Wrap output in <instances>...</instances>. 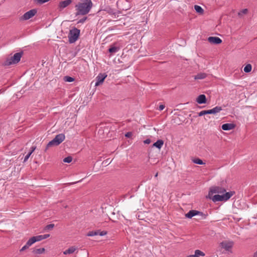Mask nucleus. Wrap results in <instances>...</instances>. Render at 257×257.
Returning a JSON list of instances; mask_svg holds the SVG:
<instances>
[{
    "label": "nucleus",
    "instance_id": "f257e3e1",
    "mask_svg": "<svg viewBox=\"0 0 257 257\" xmlns=\"http://www.w3.org/2000/svg\"><path fill=\"white\" fill-rule=\"evenodd\" d=\"M93 6L91 0H83L75 6L76 15H85L91 10Z\"/></svg>",
    "mask_w": 257,
    "mask_h": 257
},
{
    "label": "nucleus",
    "instance_id": "f03ea898",
    "mask_svg": "<svg viewBox=\"0 0 257 257\" xmlns=\"http://www.w3.org/2000/svg\"><path fill=\"white\" fill-rule=\"evenodd\" d=\"M80 33V30L76 28H73L70 30L68 36L69 43L72 44L75 42L79 38Z\"/></svg>",
    "mask_w": 257,
    "mask_h": 257
},
{
    "label": "nucleus",
    "instance_id": "7ed1b4c3",
    "mask_svg": "<svg viewBox=\"0 0 257 257\" xmlns=\"http://www.w3.org/2000/svg\"><path fill=\"white\" fill-rule=\"evenodd\" d=\"M65 139V136L63 134H59L55 136V137L47 145V148H49L52 146H58Z\"/></svg>",
    "mask_w": 257,
    "mask_h": 257
},
{
    "label": "nucleus",
    "instance_id": "20e7f679",
    "mask_svg": "<svg viewBox=\"0 0 257 257\" xmlns=\"http://www.w3.org/2000/svg\"><path fill=\"white\" fill-rule=\"evenodd\" d=\"M23 52L15 53L10 59L7 60L6 65H10L19 62L23 55Z\"/></svg>",
    "mask_w": 257,
    "mask_h": 257
},
{
    "label": "nucleus",
    "instance_id": "39448f33",
    "mask_svg": "<svg viewBox=\"0 0 257 257\" xmlns=\"http://www.w3.org/2000/svg\"><path fill=\"white\" fill-rule=\"evenodd\" d=\"M37 13L36 9H32L25 13L20 18L21 21H26L34 17Z\"/></svg>",
    "mask_w": 257,
    "mask_h": 257
},
{
    "label": "nucleus",
    "instance_id": "423d86ee",
    "mask_svg": "<svg viewBox=\"0 0 257 257\" xmlns=\"http://www.w3.org/2000/svg\"><path fill=\"white\" fill-rule=\"evenodd\" d=\"M107 77L106 73H99L96 77L95 86H98L102 83L105 78Z\"/></svg>",
    "mask_w": 257,
    "mask_h": 257
},
{
    "label": "nucleus",
    "instance_id": "0eeeda50",
    "mask_svg": "<svg viewBox=\"0 0 257 257\" xmlns=\"http://www.w3.org/2000/svg\"><path fill=\"white\" fill-rule=\"evenodd\" d=\"M208 41L209 43L214 44H219L222 42L221 39L217 37H209L208 38Z\"/></svg>",
    "mask_w": 257,
    "mask_h": 257
},
{
    "label": "nucleus",
    "instance_id": "6e6552de",
    "mask_svg": "<svg viewBox=\"0 0 257 257\" xmlns=\"http://www.w3.org/2000/svg\"><path fill=\"white\" fill-rule=\"evenodd\" d=\"M72 3L71 0H65L60 2L59 4V9L60 11L68 7Z\"/></svg>",
    "mask_w": 257,
    "mask_h": 257
},
{
    "label": "nucleus",
    "instance_id": "1a4fd4ad",
    "mask_svg": "<svg viewBox=\"0 0 257 257\" xmlns=\"http://www.w3.org/2000/svg\"><path fill=\"white\" fill-rule=\"evenodd\" d=\"M235 125L232 123H227L222 125L221 128L224 131H229L233 129Z\"/></svg>",
    "mask_w": 257,
    "mask_h": 257
},
{
    "label": "nucleus",
    "instance_id": "9d476101",
    "mask_svg": "<svg viewBox=\"0 0 257 257\" xmlns=\"http://www.w3.org/2000/svg\"><path fill=\"white\" fill-rule=\"evenodd\" d=\"M222 110V108L221 106H216L213 108L212 109L206 110L207 114H216L217 113L219 112L221 110Z\"/></svg>",
    "mask_w": 257,
    "mask_h": 257
},
{
    "label": "nucleus",
    "instance_id": "9b49d317",
    "mask_svg": "<svg viewBox=\"0 0 257 257\" xmlns=\"http://www.w3.org/2000/svg\"><path fill=\"white\" fill-rule=\"evenodd\" d=\"M220 244L221 247L224 248L226 250H229L232 247L233 243L231 241H223L220 243Z\"/></svg>",
    "mask_w": 257,
    "mask_h": 257
},
{
    "label": "nucleus",
    "instance_id": "f8f14e48",
    "mask_svg": "<svg viewBox=\"0 0 257 257\" xmlns=\"http://www.w3.org/2000/svg\"><path fill=\"white\" fill-rule=\"evenodd\" d=\"M196 101L199 104H204L206 102V96L204 94H201L198 96Z\"/></svg>",
    "mask_w": 257,
    "mask_h": 257
},
{
    "label": "nucleus",
    "instance_id": "ddd939ff",
    "mask_svg": "<svg viewBox=\"0 0 257 257\" xmlns=\"http://www.w3.org/2000/svg\"><path fill=\"white\" fill-rule=\"evenodd\" d=\"M200 213L199 211L195 210H190L186 215V217L188 218H191L193 216L197 215L198 214Z\"/></svg>",
    "mask_w": 257,
    "mask_h": 257
},
{
    "label": "nucleus",
    "instance_id": "4468645a",
    "mask_svg": "<svg viewBox=\"0 0 257 257\" xmlns=\"http://www.w3.org/2000/svg\"><path fill=\"white\" fill-rule=\"evenodd\" d=\"M77 247L75 246H72L70 247L68 249L65 250L63 251V254L67 255L69 254H72L75 252V251L77 249Z\"/></svg>",
    "mask_w": 257,
    "mask_h": 257
},
{
    "label": "nucleus",
    "instance_id": "2eb2a0df",
    "mask_svg": "<svg viewBox=\"0 0 257 257\" xmlns=\"http://www.w3.org/2000/svg\"><path fill=\"white\" fill-rule=\"evenodd\" d=\"M200 256H205V253L198 249H197L195 251L194 254L188 255L187 257H199Z\"/></svg>",
    "mask_w": 257,
    "mask_h": 257
},
{
    "label": "nucleus",
    "instance_id": "dca6fc26",
    "mask_svg": "<svg viewBox=\"0 0 257 257\" xmlns=\"http://www.w3.org/2000/svg\"><path fill=\"white\" fill-rule=\"evenodd\" d=\"M234 193L235 192L234 191H229L228 192H226L224 194H223L224 201H226L228 200L229 199H230Z\"/></svg>",
    "mask_w": 257,
    "mask_h": 257
},
{
    "label": "nucleus",
    "instance_id": "f3484780",
    "mask_svg": "<svg viewBox=\"0 0 257 257\" xmlns=\"http://www.w3.org/2000/svg\"><path fill=\"white\" fill-rule=\"evenodd\" d=\"M212 200L214 202H218V201H224L223 195H215L212 198Z\"/></svg>",
    "mask_w": 257,
    "mask_h": 257
},
{
    "label": "nucleus",
    "instance_id": "a211bd4d",
    "mask_svg": "<svg viewBox=\"0 0 257 257\" xmlns=\"http://www.w3.org/2000/svg\"><path fill=\"white\" fill-rule=\"evenodd\" d=\"M164 144V141L162 140H158L156 142L153 144V147H156L159 149H161Z\"/></svg>",
    "mask_w": 257,
    "mask_h": 257
},
{
    "label": "nucleus",
    "instance_id": "6ab92c4d",
    "mask_svg": "<svg viewBox=\"0 0 257 257\" xmlns=\"http://www.w3.org/2000/svg\"><path fill=\"white\" fill-rule=\"evenodd\" d=\"M120 50L119 47L114 46H111L108 49V52L111 54H114Z\"/></svg>",
    "mask_w": 257,
    "mask_h": 257
},
{
    "label": "nucleus",
    "instance_id": "aec40b11",
    "mask_svg": "<svg viewBox=\"0 0 257 257\" xmlns=\"http://www.w3.org/2000/svg\"><path fill=\"white\" fill-rule=\"evenodd\" d=\"M221 189H222L218 187H215L214 188L210 190V191L209 193V194H210V193H221V192H224L225 191V190L224 189H223L222 191H219V190H221Z\"/></svg>",
    "mask_w": 257,
    "mask_h": 257
},
{
    "label": "nucleus",
    "instance_id": "412c9836",
    "mask_svg": "<svg viewBox=\"0 0 257 257\" xmlns=\"http://www.w3.org/2000/svg\"><path fill=\"white\" fill-rule=\"evenodd\" d=\"M44 248H34L33 250V252L35 254H42L45 252Z\"/></svg>",
    "mask_w": 257,
    "mask_h": 257
},
{
    "label": "nucleus",
    "instance_id": "4be33fe9",
    "mask_svg": "<svg viewBox=\"0 0 257 257\" xmlns=\"http://www.w3.org/2000/svg\"><path fill=\"white\" fill-rule=\"evenodd\" d=\"M207 76V75L206 73H198L197 75H196L195 76V79H204Z\"/></svg>",
    "mask_w": 257,
    "mask_h": 257
},
{
    "label": "nucleus",
    "instance_id": "5701e85b",
    "mask_svg": "<svg viewBox=\"0 0 257 257\" xmlns=\"http://www.w3.org/2000/svg\"><path fill=\"white\" fill-rule=\"evenodd\" d=\"M194 9L197 13L199 14H202L204 12V10L202 7L198 5H195Z\"/></svg>",
    "mask_w": 257,
    "mask_h": 257
},
{
    "label": "nucleus",
    "instance_id": "b1692460",
    "mask_svg": "<svg viewBox=\"0 0 257 257\" xmlns=\"http://www.w3.org/2000/svg\"><path fill=\"white\" fill-rule=\"evenodd\" d=\"M194 164H198V165H204L205 163L203 162V161L199 158H195L192 160Z\"/></svg>",
    "mask_w": 257,
    "mask_h": 257
},
{
    "label": "nucleus",
    "instance_id": "393cba45",
    "mask_svg": "<svg viewBox=\"0 0 257 257\" xmlns=\"http://www.w3.org/2000/svg\"><path fill=\"white\" fill-rule=\"evenodd\" d=\"M251 65L250 64H248L244 67L243 70L245 73H248L251 71Z\"/></svg>",
    "mask_w": 257,
    "mask_h": 257
},
{
    "label": "nucleus",
    "instance_id": "a878e982",
    "mask_svg": "<svg viewBox=\"0 0 257 257\" xmlns=\"http://www.w3.org/2000/svg\"><path fill=\"white\" fill-rule=\"evenodd\" d=\"M35 242V240L33 239V237L30 238L27 242H26V244L28 246L30 247L31 245H32L33 243Z\"/></svg>",
    "mask_w": 257,
    "mask_h": 257
},
{
    "label": "nucleus",
    "instance_id": "bb28decb",
    "mask_svg": "<svg viewBox=\"0 0 257 257\" xmlns=\"http://www.w3.org/2000/svg\"><path fill=\"white\" fill-rule=\"evenodd\" d=\"M64 79L65 81L68 82H72L74 81V78L68 76H65Z\"/></svg>",
    "mask_w": 257,
    "mask_h": 257
},
{
    "label": "nucleus",
    "instance_id": "cd10ccee",
    "mask_svg": "<svg viewBox=\"0 0 257 257\" xmlns=\"http://www.w3.org/2000/svg\"><path fill=\"white\" fill-rule=\"evenodd\" d=\"M72 161V158L71 156H68L66 158H65L63 159V162L65 163H70Z\"/></svg>",
    "mask_w": 257,
    "mask_h": 257
},
{
    "label": "nucleus",
    "instance_id": "c85d7f7f",
    "mask_svg": "<svg viewBox=\"0 0 257 257\" xmlns=\"http://www.w3.org/2000/svg\"><path fill=\"white\" fill-rule=\"evenodd\" d=\"M33 239L35 240V242L37 241H41L43 240V237L42 235H39L37 236H35L33 237Z\"/></svg>",
    "mask_w": 257,
    "mask_h": 257
},
{
    "label": "nucleus",
    "instance_id": "c756f323",
    "mask_svg": "<svg viewBox=\"0 0 257 257\" xmlns=\"http://www.w3.org/2000/svg\"><path fill=\"white\" fill-rule=\"evenodd\" d=\"M248 12V10L247 9H244L240 11L238 13V16H241L243 15L247 14Z\"/></svg>",
    "mask_w": 257,
    "mask_h": 257
},
{
    "label": "nucleus",
    "instance_id": "7c9ffc66",
    "mask_svg": "<svg viewBox=\"0 0 257 257\" xmlns=\"http://www.w3.org/2000/svg\"><path fill=\"white\" fill-rule=\"evenodd\" d=\"M54 227V224H50L47 225L46 226L45 228L47 230H50V229H52V228H53Z\"/></svg>",
    "mask_w": 257,
    "mask_h": 257
},
{
    "label": "nucleus",
    "instance_id": "2f4dec72",
    "mask_svg": "<svg viewBox=\"0 0 257 257\" xmlns=\"http://www.w3.org/2000/svg\"><path fill=\"white\" fill-rule=\"evenodd\" d=\"M199 213H200L198 214V215L201 216L202 218L205 219L206 218L207 214L203 213L202 212L200 211H199Z\"/></svg>",
    "mask_w": 257,
    "mask_h": 257
},
{
    "label": "nucleus",
    "instance_id": "473e14b6",
    "mask_svg": "<svg viewBox=\"0 0 257 257\" xmlns=\"http://www.w3.org/2000/svg\"><path fill=\"white\" fill-rule=\"evenodd\" d=\"M205 114H207V110H202L198 113V116H201Z\"/></svg>",
    "mask_w": 257,
    "mask_h": 257
},
{
    "label": "nucleus",
    "instance_id": "72a5a7b5",
    "mask_svg": "<svg viewBox=\"0 0 257 257\" xmlns=\"http://www.w3.org/2000/svg\"><path fill=\"white\" fill-rule=\"evenodd\" d=\"M49 1L50 0H36V2L38 4H43L44 3L49 2Z\"/></svg>",
    "mask_w": 257,
    "mask_h": 257
},
{
    "label": "nucleus",
    "instance_id": "f704fd0d",
    "mask_svg": "<svg viewBox=\"0 0 257 257\" xmlns=\"http://www.w3.org/2000/svg\"><path fill=\"white\" fill-rule=\"evenodd\" d=\"M95 235V232L94 231H91L88 232L87 236H93Z\"/></svg>",
    "mask_w": 257,
    "mask_h": 257
},
{
    "label": "nucleus",
    "instance_id": "c9c22d12",
    "mask_svg": "<svg viewBox=\"0 0 257 257\" xmlns=\"http://www.w3.org/2000/svg\"><path fill=\"white\" fill-rule=\"evenodd\" d=\"M133 135V133L132 132H127L125 134V137L126 138H131Z\"/></svg>",
    "mask_w": 257,
    "mask_h": 257
},
{
    "label": "nucleus",
    "instance_id": "e433bc0d",
    "mask_svg": "<svg viewBox=\"0 0 257 257\" xmlns=\"http://www.w3.org/2000/svg\"><path fill=\"white\" fill-rule=\"evenodd\" d=\"M87 18V17H84L81 19H80L78 21V23H81V24L84 23L85 22V21L86 20Z\"/></svg>",
    "mask_w": 257,
    "mask_h": 257
},
{
    "label": "nucleus",
    "instance_id": "4c0bfd02",
    "mask_svg": "<svg viewBox=\"0 0 257 257\" xmlns=\"http://www.w3.org/2000/svg\"><path fill=\"white\" fill-rule=\"evenodd\" d=\"M107 234V231H100L99 230V235L100 236H104Z\"/></svg>",
    "mask_w": 257,
    "mask_h": 257
},
{
    "label": "nucleus",
    "instance_id": "58836bf2",
    "mask_svg": "<svg viewBox=\"0 0 257 257\" xmlns=\"http://www.w3.org/2000/svg\"><path fill=\"white\" fill-rule=\"evenodd\" d=\"M36 148V146H32L31 148V151L29 152V154L31 155V154L33 153V152L35 150Z\"/></svg>",
    "mask_w": 257,
    "mask_h": 257
},
{
    "label": "nucleus",
    "instance_id": "ea45409f",
    "mask_svg": "<svg viewBox=\"0 0 257 257\" xmlns=\"http://www.w3.org/2000/svg\"><path fill=\"white\" fill-rule=\"evenodd\" d=\"M36 148V146H32L31 148V151L29 152V154L31 155V154L33 153V152L35 150Z\"/></svg>",
    "mask_w": 257,
    "mask_h": 257
},
{
    "label": "nucleus",
    "instance_id": "a19ab883",
    "mask_svg": "<svg viewBox=\"0 0 257 257\" xmlns=\"http://www.w3.org/2000/svg\"><path fill=\"white\" fill-rule=\"evenodd\" d=\"M165 107V105L161 104L159 105L158 109L160 111L163 110L164 109Z\"/></svg>",
    "mask_w": 257,
    "mask_h": 257
},
{
    "label": "nucleus",
    "instance_id": "79ce46f5",
    "mask_svg": "<svg viewBox=\"0 0 257 257\" xmlns=\"http://www.w3.org/2000/svg\"><path fill=\"white\" fill-rule=\"evenodd\" d=\"M31 155L30 154L28 153L24 158V162H26L27 161L29 157H30Z\"/></svg>",
    "mask_w": 257,
    "mask_h": 257
},
{
    "label": "nucleus",
    "instance_id": "37998d69",
    "mask_svg": "<svg viewBox=\"0 0 257 257\" xmlns=\"http://www.w3.org/2000/svg\"><path fill=\"white\" fill-rule=\"evenodd\" d=\"M151 141L150 139H147L144 141V143L145 144H150L151 143Z\"/></svg>",
    "mask_w": 257,
    "mask_h": 257
},
{
    "label": "nucleus",
    "instance_id": "c03bdc74",
    "mask_svg": "<svg viewBox=\"0 0 257 257\" xmlns=\"http://www.w3.org/2000/svg\"><path fill=\"white\" fill-rule=\"evenodd\" d=\"M29 247H28L26 244H25L24 246L22 247V248L20 249V251H23L26 250V249L28 248Z\"/></svg>",
    "mask_w": 257,
    "mask_h": 257
},
{
    "label": "nucleus",
    "instance_id": "a18cd8bd",
    "mask_svg": "<svg viewBox=\"0 0 257 257\" xmlns=\"http://www.w3.org/2000/svg\"><path fill=\"white\" fill-rule=\"evenodd\" d=\"M42 236L43 237V239H46L48 237H49L50 236V234H46L42 235Z\"/></svg>",
    "mask_w": 257,
    "mask_h": 257
},
{
    "label": "nucleus",
    "instance_id": "49530a36",
    "mask_svg": "<svg viewBox=\"0 0 257 257\" xmlns=\"http://www.w3.org/2000/svg\"><path fill=\"white\" fill-rule=\"evenodd\" d=\"M252 257H257V250L254 252V253L252 255Z\"/></svg>",
    "mask_w": 257,
    "mask_h": 257
},
{
    "label": "nucleus",
    "instance_id": "de8ad7c7",
    "mask_svg": "<svg viewBox=\"0 0 257 257\" xmlns=\"http://www.w3.org/2000/svg\"><path fill=\"white\" fill-rule=\"evenodd\" d=\"M95 232V235H99V230L94 231Z\"/></svg>",
    "mask_w": 257,
    "mask_h": 257
},
{
    "label": "nucleus",
    "instance_id": "09e8293b",
    "mask_svg": "<svg viewBox=\"0 0 257 257\" xmlns=\"http://www.w3.org/2000/svg\"><path fill=\"white\" fill-rule=\"evenodd\" d=\"M5 92V90L0 89V94L3 93Z\"/></svg>",
    "mask_w": 257,
    "mask_h": 257
},
{
    "label": "nucleus",
    "instance_id": "8fccbe9b",
    "mask_svg": "<svg viewBox=\"0 0 257 257\" xmlns=\"http://www.w3.org/2000/svg\"><path fill=\"white\" fill-rule=\"evenodd\" d=\"M158 175V173L157 172V173L155 174V178L157 177Z\"/></svg>",
    "mask_w": 257,
    "mask_h": 257
},
{
    "label": "nucleus",
    "instance_id": "3c124183",
    "mask_svg": "<svg viewBox=\"0 0 257 257\" xmlns=\"http://www.w3.org/2000/svg\"><path fill=\"white\" fill-rule=\"evenodd\" d=\"M108 160H106V163H108Z\"/></svg>",
    "mask_w": 257,
    "mask_h": 257
}]
</instances>
